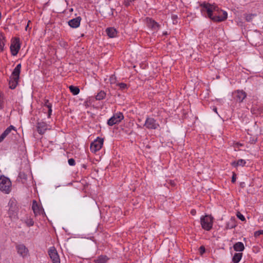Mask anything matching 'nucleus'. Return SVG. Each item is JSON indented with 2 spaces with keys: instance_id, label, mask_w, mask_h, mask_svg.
Masks as SVG:
<instances>
[{
  "instance_id": "cd10ccee",
  "label": "nucleus",
  "mask_w": 263,
  "mask_h": 263,
  "mask_svg": "<svg viewBox=\"0 0 263 263\" xmlns=\"http://www.w3.org/2000/svg\"><path fill=\"white\" fill-rule=\"evenodd\" d=\"M117 85H118L120 88L122 90L125 89L127 88V85L123 83H118Z\"/></svg>"
},
{
  "instance_id": "c756f323",
  "label": "nucleus",
  "mask_w": 263,
  "mask_h": 263,
  "mask_svg": "<svg viewBox=\"0 0 263 263\" xmlns=\"http://www.w3.org/2000/svg\"><path fill=\"white\" fill-rule=\"evenodd\" d=\"M236 215H237V217L241 221H243L245 220L246 219H245V216L242 214H241L240 212H237Z\"/></svg>"
},
{
  "instance_id": "6e6552de",
  "label": "nucleus",
  "mask_w": 263,
  "mask_h": 263,
  "mask_svg": "<svg viewBox=\"0 0 263 263\" xmlns=\"http://www.w3.org/2000/svg\"><path fill=\"white\" fill-rule=\"evenodd\" d=\"M48 254L53 263H61L58 253L54 247L49 248Z\"/></svg>"
},
{
  "instance_id": "aec40b11",
  "label": "nucleus",
  "mask_w": 263,
  "mask_h": 263,
  "mask_svg": "<svg viewBox=\"0 0 263 263\" xmlns=\"http://www.w3.org/2000/svg\"><path fill=\"white\" fill-rule=\"evenodd\" d=\"M234 250L237 252L243 251L245 249V246L242 242H237L233 246Z\"/></svg>"
},
{
  "instance_id": "4c0bfd02",
  "label": "nucleus",
  "mask_w": 263,
  "mask_h": 263,
  "mask_svg": "<svg viewBox=\"0 0 263 263\" xmlns=\"http://www.w3.org/2000/svg\"><path fill=\"white\" fill-rule=\"evenodd\" d=\"M236 175L235 174H233L232 178V182L233 183H234L236 181Z\"/></svg>"
},
{
  "instance_id": "39448f33",
  "label": "nucleus",
  "mask_w": 263,
  "mask_h": 263,
  "mask_svg": "<svg viewBox=\"0 0 263 263\" xmlns=\"http://www.w3.org/2000/svg\"><path fill=\"white\" fill-rule=\"evenodd\" d=\"M124 118L123 114L120 112H117L114 114L107 121V124L109 126H112L116 124L120 123Z\"/></svg>"
},
{
  "instance_id": "bb28decb",
  "label": "nucleus",
  "mask_w": 263,
  "mask_h": 263,
  "mask_svg": "<svg viewBox=\"0 0 263 263\" xmlns=\"http://www.w3.org/2000/svg\"><path fill=\"white\" fill-rule=\"evenodd\" d=\"M25 223L28 227L32 226L34 224V221L32 218L27 219L26 220Z\"/></svg>"
},
{
  "instance_id": "f704fd0d",
  "label": "nucleus",
  "mask_w": 263,
  "mask_h": 263,
  "mask_svg": "<svg viewBox=\"0 0 263 263\" xmlns=\"http://www.w3.org/2000/svg\"><path fill=\"white\" fill-rule=\"evenodd\" d=\"M5 46V44L3 42H0V51H3L4 49V47Z\"/></svg>"
},
{
  "instance_id": "f03ea898",
  "label": "nucleus",
  "mask_w": 263,
  "mask_h": 263,
  "mask_svg": "<svg viewBox=\"0 0 263 263\" xmlns=\"http://www.w3.org/2000/svg\"><path fill=\"white\" fill-rule=\"evenodd\" d=\"M21 68V64H18L14 69L10 77L9 84V87L12 89H14L18 84V79L20 78Z\"/></svg>"
},
{
  "instance_id": "9d476101",
  "label": "nucleus",
  "mask_w": 263,
  "mask_h": 263,
  "mask_svg": "<svg viewBox=\"0 0 263 263\" xmlns=\"http://www.w3.org/2000/svg\"><path fill=\"white\" fill-rule=\"evenodd\" d=\"M21 45L20 40L15 39L12 42L10 46V50L12 55H16L20 49Z\"/></svg>"
},
{
  "instance_id": "58836bf2",
  "label": "nucleus",
  "mask_w": 263,
  "mask_h": 263,
  "mask_svg": "<svg viewBox=\"0 0 263 263\" xmlns=\"http://www.w3.org/2000/svg\"><path fill=\"white\" fill-rule=\"evenodd\" d=\"M191 213L192 214V215H194L195 214V213H196V211L195 210H192L191 211Z\"/></svg>"
},
{
  "instance_id": "412c9836",
  "label": "nucleus",
  "mask_w": 263,
  "mask_h": 263,
  "mask_svg": "<svg viewBox=\"0 0 263 263\" xmlns=\"http://www.w3.org/2000/svg\"><path fill=\"white\" fill-rule=\"evenodd\" d=\"M242 257V253H235L232 258L233 263H238Z\"/></svg>"
},
{
  "instance_id": "f3484780",
  "label": "nucleus",
  "mask_w": 263,
  "mask_h": 263,
  "mask_svg": "<svg viewBox=\"0 0 263 263\" xmlns=\"http://www.w3.org/2000/svg\"><path fill=\"white\" fill-rule=\"evenodd\" d=\"M237 225L236 219L234 217H232L227 222L226 228L227 229H231L234 228Z\"/></svg>"
},
{
  "instance_id": "473e14b6",
  "label": "nucleus",
  "mask_w": 263,
  "mask_h": 263,
  "mask_svg": "<svg viewBox=\"0 0 263 263\" xmlns=\"http://www.w3.org/2000/svg\"><path fill=\"white\" fill-rule=\"evenodd\" d=\"M51 104H49L48 105V117H50L51 114V112H52V109H51Z\"/></svg>"
},
{
  "instance_id": "423d86ee",
  "label": "nucleus",
  "mask_w": 263,
  "mask_h": 263,
  "mask_svg": "<svg viewBox=\"0 0 263 263\" xmlns=\"http://www.w3.org/2000/svg\"><path fill=\"white\" fill-rule=\"evenodd\" d=\"M103 144V139L102 138H97L90 144V149L91 152L96 153L99 151Z\"/></svg>"
},
{
  "instance_id": "c9c22d12",
  "label": "nucleus",
  "mask_w": 263,
  "mask_h": 263,
  "mask_svg": "<svg viewBox=\"0 0 263 263\" xmlns=\"http://www.w3.org/2000/svg\"><path fill=\"white\" fill-rule=\"evenodd\" d=\"M132 0H125L124 1V4L126 6L130 5V2H132Z\"/></svg>"
},
{
  "instance_id": "a19ab883",
  "label": "nucleus",
  "mask_w": 263,
  "mask_h": 263,
  "mask_svg": "<svg viewBox=\"0 0 263 263\" xmlns=\"http://www.w3.org/2000/svg\"><path fill=\"white\" fill-rule=\"evenodd\" d=\"M213 110H214L215 112L217 113V108H214Z\"/></svg>"
},
{
  "instance_id": "4be33fe9",
  "label": "nucleus",
  "mask_w": 263,
  "mask_h": 263,
  "mask_svg": "<svg viewBox=\"0 0 263 263\" xmlns=\"http://www.w3.org/2000/svg\"><path fill=\"white\" fill-rule=\"evenodd\" d=\"M107 260V257L106 256H100L96 259V263H105Z\"/></svg>"
},
{
  "instance_id": "2f4dec72",
  "label": "nucleus",
  "mask_w": 263,
  "mask_h": 263,
  "mask_svg": "<svg viewBox=\"0 0 263 263\" xmlns=\"http://www.w3.org/2000/svg\"><path fill=\"white\" fill-rule=\"evenodd\" d=\"M68 162L69 165L70 166H73L75 165V160L72 158L68 159Z\"/></svg>"
},
{
  "instance_id": "e433bc0d",
  "label": "nucleus",
  "mask_w": 263,
  "mask_h": 263,
  "mask_svg": "<svg viewBox=\"0 0 263 263\" xmlns=\"http://www.w3.org/2000/svg\"><path fill=\"white\" fill-rule=\"evenodd\" d=\"M259 234L263 235V230H260L255 233V236L259 235Z\"/></svg>"
},
{
  "instance_id": "7ed1b4c3",
  "label": "nucleus",
  "mask_w": 263,
  "mask_h": 263,
  "mask_svg": "<svg viewBox=\"0 0 263 263\" xmlns=\"http://www.w3.org/2000/svg\"><path fill=\"white\" fill-rule=\"evenodd\" d=\"M11 182L10 180L4 176H1L0 177V191L6 193H10L11 189Z\"/></svg>"
},
{
  "instance_id": "a211bd4d",
  "label": "nucleus",
  "mask_w": 263,
  "mask_h": 263,
  "mask_svg": "<svg viewBox=\"0 0 263 263\" xmlns=\"http://www.w3.org/2000/svg\"><path fill=\"white\" fill-rule=\"evenodd\" d=\"M106 32L107 35L111 38L116 37L118 33L117 30L113 27L107 28L106 29Z\"/></svg>"
},
{
  "instance_id": "5701e85b",
  "label": "nucleus",
  "mask_w": 263,
  "mask_h": 263,
  "mask_svg": "<svg viewBox=\"0 0 263 263\" xmlns=\"http://www.w3.org/2000/svg\"><path fill=\"white\" fill-rule=\"evenodd\" d=\"M69 88L73 95H77L80 92V89L78 87L71 85L69 87Z\"/></svg>"
},
{
  "instance_id": "4468645a",
  "label": "nucleus",
  "mask_w": 263,
  "mask_h": 263,
  "mask_svg": "<svg viewBox=\"0 0 263 263\" xmlns=\"http://www.w3.org/2000/svg\"><path fill=\"white\" fill-rule=\"evenodd\" d=\"M12 130L16 132V129L13 125H10L2 133L0 136V142H2L4 139L10 133Z\"/></svg>"
},
{
  "instance_id": "c85d7f7f",
  "label": "nucleus",
  "mask_w": 263,
  "mask_h": 263,
  "mask_svg": "<svg viewBox=\"0 0 263 263\" xmlns=\"http://www.w3.org/2000/svg\"><path fill=\"white\" fill-rule=\"evenodd\" d=\"M4 105V99L3 95L1 92H0V109H2Z\"/></svg>"
},
{
  "instance_id": "ea45409f",
  "label": "nucleus",
  "mask_w": 263,
  "mask_h": 263,
  "mask_svg": "<svg viewBox=\"0 0 263 263\" xmlns=\"http://www.w3.org/2000/svg\"><path fill=\"white\" fill-rule=\"evenodd\" d=\"M49 104H50V103L48 102V101H47V102L45 103V106L48 108V105Z\"/></svg>"
},
{
  "instance_id": "0eeeda50",
  "label": "nucleus",
  "mask_w": 263,
  "mask_h": 263,
  "mask_svg": "<svg viewBox=\"0 0 263 263\" xmlns=\"http://www.w3.org/2000/svg\"><path fill=\"white\" fill-rule=\"evenodd\" d=\"M16 249L18 255L23 258H26L29 256V250L24 244L17 245Z\"/></svg>"
},
{
  "instance_id": "dca6fc26",
  "label": "nucleus",
  "mask_w": 263,
  "mask_h": 263,
  "mask_svg": "<svg viewBox=\"0 0 263 263\" xmlns=\"http://www.w3.org/2000/svg\"><path fill=\"white\" fill-rule=\"evenodd\" d=\"M10 208L8 210L9 216L11 219H15L17 217V211L15 206H13L12 203L9 204Z\"/></svg>"
},
{
  "instance_id": "1a4fd4ad",
  "label": "nucleus",
  "mask_w": 263,
  "mask_h": 263,
  "mask_svg": "<svg viewBox=\"0 0 263 263\" xmlns=\"http://www.w3.org/2000/svg\"><path fill=\"white\" fill-rule=\"evenodd\" d=\"M148 129H155L159 127V124L154 118L147 117L144 125Z\"/></svg>"
},
{
  "instance_id": "20e7f679",
  "label": "nucleus",
  "mask_w": 263,
  "mask_h": 263,
  "mask_svg": "<svg viewBox=\"0 0 263 263\" xmlns=\"http://www.w3.org/2000/svg\"><path fill=\"white\" fill-rule=\"evenodd\" d=\"M214 218L212 216L206 215L200 218V223L202 229L206 231H210L213 227Z\"/></svg>"
},
{
  "instance_id": "f257e3e1",
  "label": "nucleus",
  "mask_w": 263,
  "mask_h": 263,
  "mask_svg": "<svg viewBox=\"0 0 263 263\" xmlns=\"http://www.w3.org/2000/svg\"><path fill=\"white\" fill-rule=\"evenodd\" d=\"M201 11L202 13L206 12L208 16L212 21L217 22H222L228 17L227 12L219 10L215 4L204 3L201 5Z\"/></svg>"
},
{
  "instance_id": "b1692460",
  "label": "nucleus",
  "mask_w": 263,
  "mask_h": 263,
  "mask_svg": "<svg viewBox=\"0 0 263 263\" xmlns=\"http://www.w3.org/2000/svg\"><path fill=\"white\" fill-rule=\"evenodd\" d=\"M106 96V93L104 91H100L97 96H96V99L97 100H101L105 98Z\"/></svg>"
},
{
  "instance_id": "a878e982",
  "label": "nucleus",
  "mask_w": 263,
  "mask_h": 263,
  "mask_svg": "<svg viewBox=\"0 0 263 263\" xmlns=\"http://www.w3.org/2000/svg\"><path fill=\"white\" fill-rule=\"evenodd\" d=\"M256 16V14H249L246 15V20L247 22H251L252 20Z\"/></svg>"
},
{
  "instance_id": "2eb2a0df",
  "label": "nucleus",
  "mask_w": 263,
  "mask_h": 263,
  "mask_svg": "<svg viewBox=\"0 0 263 263\" xmlns=\"http://www.w3.org/2000/svg\"><path fill=\"white\" fill-rule=\"evenodd\" d=\"M81 20L80 17H77L69 21L68 25L72 28H78L80 26Z\"/></svg>"
},
{
  "instance_id": "ddd939ff",
  "label": "nucleus",
  "mask_w": 263,
  "mask_h": 263,
  "mask_svg": "<svg viewBox=\"0 0 263 263\" xmlns=\"http://www.w3.org/2000/svg\"><path fill=\"white\" fill-rule=\"evenodd\" d=\"M32 209L35 216L42 214L44 212L43 209L34 200L32 203Z\"/></svg>"
},
{
  "instance_id": "9b49d317",
  "label": "nucleus",
  "mask_w": 263,
  "mask_h": 263,
  "mask_svg": "<svg viewBox=\"0 0 263 263\" xmlns=\"http://www.w3.org/2000/svg\"><path fill=\"white\" fill-rule=\"evenodd\" d=\"M234 97L235 99L239 102H242L246 98L247 94L243 90H238L234 93Z\"/></svg>"
},
{
  "instance_id": "72a5a7b5",
  "label": "nucleus",
  "mask_w": 263,
  "mask_h": 263,
  "mask_svg": "<svg viewBox=\"0 0 263 263\" xmlns=\"http://www.w3.org/2000/svg\"><path fill=\"white\" fill-rule=\"evenodd\" d=\"M200 255H202L205 252V248L203 246H201L199 249Z\"/></svg>"
},
{
  "instance_id": "f8f14e48",
  "label": "nucleus",
  "mask_w": 263,
  "mask_h": 263,
  "mask_svg": "<svg viewBox=\"0 0 263 263\" xmlns=\"http://www.w3.org/2000/svg\"><path fill=\"white\" fill-rule=\"evenodd\" d=\"M48 129H50V126L45 122H41L37 123V130L39 134H43Z\"/></svg>"
},
{
  "instance_id": "6ab92c4d",
  "label": "nucleus",
  "mask_w": 263,
  "mask_h": 263,
  "mask_svg": "<svg viewBox=\"0 0 263 263\" xmlns=\"http://www.w3.org/2000/svg\"><path fill=\"white\" fill-rule=\"evenodd\" d=\"M147 25L148 27L152 28L154 31H157L159 28V24L154 20L151 19L148 21Z\"/></svg>"
},
{
  "instance_id": "7c9ffc66",
  "label": "nucleus",
  "mask_w": 263,
  "mask_h": 263,
  "mask_svg": "<svg viewBox=\"0 0 263 263\" xmlns=\"http://www.w3.org/2000/svg\"><path fill=\"white\" fill-rule=\"evenodd\" d=\"M109 81L110 84H115L116 82V78L114 76H111L110 77Z\"/></svg>"
},
{
  "instance_id": "79ce46f5",
  "label": "nucleus",
  "mask_w": 263,
  "mask_h": 263,
  "mask_svg": "<svg viewBox=\"0 0 263 263\" xmlns=\"http://www.w3.org/2000/svg\"><path fill=\"white\" fill-rule=\"evenodd\" d=\"M173 17L174 18H176L177 17V16L176 15H173Z\"/></svg>"
},
{
  "instance_id": "393cba45",
  "label": "nucleus",
  "mask_w": 263,
  "mask_h": 263,
  "mask_svg": "<svg viewBox=\"0 0 263 263\" xmlns=\"http://www.w3.org/2000/svg\"><path fill=\"white\" fill-rule=\"evenodd\" d=\"M246 161L243 159H239L236 162H233L232 165L234 166H244L246 164Z\"/></svg>"
},
{
  "instance_id": "37998d69",
  "label": "nucleus",
  "mask_w": 263,
  "mask_h": 263,
  "mask_svg": "<svg viewBox=\"0 0 263 263\" xmlns=\"http://www.w3.org/2000/svg\"><path fill=\"white\" fill-rule=\"evenodd\" d=\"M28 26H29V25H28V24L26 26V30H27V28H28Z\"/></svg>"
}]
</instances>
